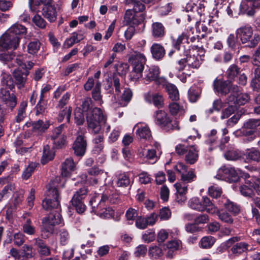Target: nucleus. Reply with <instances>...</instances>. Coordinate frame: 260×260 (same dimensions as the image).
<instances>
[{
    "label": "nucleus",
    "mask_w": 260,
    "mask_h": 260,
    "mask_svg": "<svg viewBox=\"0 0 260 260\" xmlns=\"http://www.w3.org/2000/svg\"><path fill=\"white\" fill-rule=\"evenodd\" d=\"M2 84L3 86L2 88H4L7 90H8V89H12L15 86L12 77L11 76L7 74H5L3 76L2 79Z\"/></svg>",
    "instance_id": "864d4df0"
},
{
    "label": "nucleus",
    "mask_w": 260,
    "mask_h": 260,
    "mask_svg": "<svg viewBox=\"0 0 260 260\" xmlns=\"http://www.w3.org/2000/svg\"><path fill=\"white\" fill-rule=\"evenodd\" d=\"M170 113L172 116L182 115L185 113L183 106L175 102L170 103L168 105Z\"/></svg>",
    "instance_id": "f704fd0d"
},
{
    "label": "nucleus",
    "mask_w": 260,
    "mask_h": 260,
    "mask_svg": "<svg viewBox=\"0 0 260 260\" xmlns=\"http://www.w3.org/2000/svg\"><path fill=\"white\" fill-rule=\"evenodd\" d=\"M27 75V74H24L19 70H15L14 71L13 76L18 88H21L24 86Z\"/></svg>",
    "instance_id": "72a5a7b5"
},
{
    "label": "nucleus",
    "mask_w": 260,
    "mask_h": 260,
    "mask_svg": "<svg viewBox=\"0 0 260 260\" xmlns=\"http://www.w3.org/2000/svg\"><path fill=\"white\" fill-rule=\"evenodd\" d=\"M155 123L167 130H179L178 122L174 121L172 122L168 114L164 110L156 111L154 114Z\"/></svg>",
    "instance_id": "423d86ee"
},
{
    "label": "nucleus",
    "mask_w": 260,
    "mask_h": 260,
    "mask_svg": "<svg viewBox=\"0 0 260 260\" xmlns=\"http://www.w3.org/2000/svg\"><path fill=\"white\" fill-rule=\"evenodd\" d=\"M171 216V212L168 207H163L159 210L158 217L162 220L169 219Z\"/></svg>",
    "instance_id": "774afa93"
},
{
    "label": "nucleus",
    "mask_w": 260,
    "mask_h": 260,
    "mask_svg": "<svg viewBox=\"0 0 260 260\" xmlns=\"http://www.w3.org/2000/svg\"><path fill=\"white\" fill-rule=\"evenodd\" d=\"M101 83L98 82L92 91V97L96 101L101 102L102 100V95L101 94Z\"/></svg>",
    "instance_id": "69168bd1"
},
{
    "label": "nucleus",
    "mask_w": 260,
    "mask_h": 260,
    "mask_svg": "<svg viewBox=\"0 0 260 260\" xmlns=\"http://www.w3.org/2000/svg\"><path fill=\"white\" fill-rule=\"evenodd\" d=\"M149 254L153 258H158L162 254V250L157 246H151L149 248Z\"/></svg>",
    "instance_id": "bf43d9fd"
},
{
    "label": "nucleus",
    "mask_w": 260,
    "mask_h": 260,
    "mask_svg": "<svg viewBox=\"0 0 260 260\" xmlns=\"http://www.w3.org/2000/svg\"><path fill=\"white\" fill-rule=\"evenodd\" d=\"M198 151L196 150L194 146H189L185 157V161L190 164H194L198 158Z\"/></svg>",
    "instance_id": "2f4dec72"
},
{
    "label": "nucleus",
    "mask_w": 260,
    "mask_h": 260,
    "mask_svg": "<svg viewBox=\"0 0 260 260\" xmlns=\"http://www.w3.org/2000/svg\"><path fill=\"white\" fill-rule=\"evenodd\" d=\"M252 5L246 0H243L240 5V10L242 14H246L248 16H252L255 12L252 8Z\"/></svg>",
    "instance_id": "a19ab883"
},
{
    "label": "nucleus",
    "mask_w": 260,
    "mask_h": 260,
    "mask_svg": "<svg viewBox=\"0 0 260 260\" xmlns=\"http://www.w3.org/2000/svg\"><path fill=\"white\" fill-rule=\"evenodd\" d=\"M249 245L244 242L237 243L234 245L231 249L232 253L236 256H239L244 252H247L249 249Z\"/></svg>",
    "instance_id": "c756f323"
},
{
    "label": "nucleus",
    "mask_w": 260,
    "mask_h": 260,
    "mask_svg": "<svg viewBox=\"0 0 260 260\" xmlns=\"http://www.w3.org/2000/svg\"><path fill=\"white\" fill-rule=\"evenodd\" d=\"M222 104L220 100H216L213 103L212 107L205 111L207 115L212 114L214 111L219 112L222 108Z\"/></svg>",
    "instance_id": "680f3d73"
},
{
    "label": "nucleus",
    "mask_w": 260,
    "mask_h": 260,
    "mask_svg": "<svg viewBox=\"0 0 260 260\" xmlns=\"http://www.w3.org/2000/svg\"><path fill=\"white\" fill-rule=\"evenodd\" d=\"M20 41V37H15L7 30L0 37V51L11 49H16L19 46Z\"/></svg>",
    "instance_id": "0eeeda50"
},
{
    "label": "nucleus",
    "mask_w": 260,
    "mask_h": 260,
    "mask_svg": "<svg viewBox=\"0 0 260 260\" xmlns=\"http://www.w3.org/2000/svg\"><path fill=\"white\" fill-rule=\"evenodd\" d=\"M197 178V176L193 170H190L188 172H186L181 176L180 181L178 183L187 185L188 183L194 181Z\"/></svg>",
    "instance_id": "4c0bfd02"
},
{
    "label": "nucleus",
    "mask_w": 260,
    "mask_h": 260,
    "mask_svg": "<svg viewBox=\"0 0 260 260\" xmlns=\"http://www.w3.org/2000/svg\"><path fill=\"white\" fill-rule=\"evenodd\" d=\"M27 106L26 101H22L18 107L17 115L16 116V121L19 123L22 121L26 116V109Z\"/></svg>",
    "instance_id": "e433bc0d"
},
{
    "label": "nucleus",
    "mask_w": 260,
    "mask_h": 260,
    "mask_svg": "<svg viewBox=\"0 0 260 260\" xmlns=\"http://www.w3.org/2000/svg\"><path fill=\"white\" fill-rule=\"evenodd\" d=\"M114 196L108 195L107 193H104L102 197L100 202L97 204L95 200H91L90 203L91 204L94 212L101 217L109 218L112 217L114 214V210L106 205V203L115 204L116 203L117 198L113 199Z\"/></svg>",
    "instance_id": "f257e3e1"
},
{
    "label": "nucleus",
    "mask_w": 260,
    "mask_h": 260,
    "mask_svg": "<svg viewBox=\"0 0 260 260\" xmlns=\"http://www.w3.org/2000/svg\"><path fill=\"white\" fill-rule=\"evenodd\" d=\"M86 147L87 142L85 137L83 135H79L72 146L74 154L77 156H83L85 153Z\"/></svg>",
    "instance_id": "dca6fc26"
},
{
    "label": "nucleus",
    "mask_w": 260,
    "mask_h": 260,
    "mask_svg": "<svg viewBox=\"0 0 260 260\" xmlns=\"http://www.w3.org/2000/svg\"><path fill=\"white\" fill-rule=\"evenodd\" d=\"M240 72V68L235 64L231 65L226 72L228 79L232 81L237 76Z\"/></svg>",
    "instance_id": "37998d69"
},
{
    "label": "nucleus",
    "mask_w": 260,
    "mask_h": 260,
    "mask_svg": "<svg viewBox=\"0 0 260 260\" xmlns=\"http://www.w3.org/2000/svg\"><path fill=\"white\" fill-rule=\"evenodd\" d=\"M259 125L260 119H250L244 123V127L246 129H250L248 132H246V134L251 135L253 134V130Z\"/></svg>",
    "instance_id": "a18cd8bd"
},
{
    "label": "nucleus",
    "mask_w": 260,
    "mask_h": 260,
    "mask_svg": "<svg viewBox=\"0 0 260 260\" xmlns=\"http://www.w3.org/2000/svg\"><path fill=\"white\" fill-rule=\"evenodd\" d=\"M54 154L50 150V147L48 145L44 146L43 153L41 158V162L45 165L49 161L53 159Z\"/></svg>",
    "instance_id": "09e8293b"
},
{
    "label": "nucleus",
    "mask_w": 260,
    "mask_h": 260,
    "mask_svg": "<svg viewBox=\"0 0 260 260\" xmlns=\"http://www.w3.org/2000/svg\"><path fill=\"white\" fill-rule=\"evenodd\" d=\"M32 129L34 131L39 132H44L49 126V123L48 122H44L42 120H39L32 123Z\"/></svg>",
    "instance_id": "de8ad7c7"
},
{
    "label": "nucleus",
    "mask_w": 260,
    "mask_h": 260,
    "mask_svg": "<svg viewBox=\"0 0 260 260\" xmlns=\"http://www.w3.org/2000/svg\"><path fill=\"white\" fill-rule=\"evenodd\" d=\"M152 36L156 39H161L166 34V29L164 25L159 22H153L151 26Z\"/></svg>",
    "instance_id": "5701e85b"
},
{
    "label": "nucleus",
    "mask_w": 260,
    "mask_h": 260,
    "mask_svg": "<svg viewBox=\"0 0 260 260\" xmlns=\"http://www.w3.org/2000/svg\"><path fill=\"white\" fill-rule=\"evenodd\" d=\"M159 73L158 67H151L145 71L144 79L147 81H156L159 79Z\"/></svg>",
    "instance_id": "cd10ccee"
},
{
    "label": "nucleus",
    "mask_w": 260,
    "mask_h": 260,
    "mask_svg": "<svg viewBox=\"0 0 260 260\" xmlns=\"http://www.w3.org/2000/svg\"><path fill=\"white\" fill-rule=\"evenodd\" d=\"M219 202L222 205L226 211L236 215L240 211V207L236 203L231 201L225 197H222Z\"/></svg>",
    "instance_id": "4be33fe9"
},
{
    "label": "nucleus",
    "mask_w": 260,
    "mask_h": 260,
    "mask_svg": "<svg viewBox=\"0 0 260 260\" xmlns=\"http://www.w3.org/2000/svg\"><path fill=\"white\" fill-rule=\"evenodd\" d=\"M216 241V239L211 236L203 237L199 243L200 247L204 249L211 248Z\"/></svg>",
    "instance_id": "79ce46f5"
},
{
    "label": "nucleus",
    "mask_w": 260,
    "mask_h": 260,
    "mask_svg": "<svg viewBox=\"0 0 260 260\" xmlns=\"http://www.w3.org/2000/svg\"><path fill=\"white\" fill-rule=\"evenodd\" d=\"M255 186L254 182L250 180H246L245 184L240 187V191L245 197H251L254 193Z\"/></svg>",
    "instance_id": "c85d7f7f"
},
{
    "label": "nucleus",
    "mask_w": 260,
    "mask_h": 260,
    "mask_svg": "<svg viewBox=\"0 0 260 260\" xmlns=\"http://www.w3.org/2000/svg\"><path fill=\"white\" fill-rule=\"evenodd\" d=\"M62 219L59 212L57 211H53L50 213L47 217H45L42 219V223L45 230L47 232L52 233L54 230L53 227L61 223Z\"/></svg>",
    "instance_id": "6e6552de"
},
{
    "label": "nucleus",
    "mask_w": 260,
    "mask_h": 260,
    "mask_svg": "<svg viewBox=\"0 0 260 260\" xmlns=\"http://www.w3.org/2000/svg\"><path fill=\"white\" fill-rule=\"evenodd\" d=\"M188 205L191 209L199 212L206 211L211 214H214L217 212V207L206 196L201 199L193 197L189 201Z\"/></svg>",
    "instance_id": "39448f33"
},
{
    "label": "nucleus",
    "mask_w": 260,
    "mask_h": 260,
    "mask_svg": "<svg viewBox=\"0 0 260 260\" xmlns=\"http://www.w3.org/2000/svg\"><path fill=\"white\" fill-rule=\"evenodd\" d=\"M125 4L133 7L132 9L136 13L143 11L145 9V5L138 0H125Z\"/></svg>",
    "instance_id": "c03bdc74"
},
{
    "label": "nucleus",
    "mask_w": 260,
    "mask_h": 260,
    "mask_svg": "<svg viewBox=\"0 0 260 260\" xmlns=\"http://www.w3.org/2000/svg\"><path fill=\"white\" fill-rule=\"evenodd\" d=\"M243 156V153L238 150H231L224 153V157L227 160H237Z\"/></svg>",
    "instance_id": "49530a36"
},
{
    "label": "nucleus",
    "mask_w": 260,
    "mask_h": 260,
    "mask_svg": "<svg viewBox=\"0 0 260 260\" xmlns=\"http://www.w3.org/2000/svg\"><path fill=\"white\" fill-rule=\"evenodd\" d=\"M33 241H34V245L36 247L40 255L46 256L50 255V249L43 240L37 238L34 239Z\"/></svg>",
    "instance_id": "b1692460"
},
{
    "label": "nucleus",
    "mask_w": 260,
    "mask_h": 260,
    "mask_svg": "<svg viewBox=\"0 0 260 260\" xmlns=\"http://www.w3.org/2000/svg\"><path fill=\"white\" fill-rule=\"evenodd\" d=\"M14 189V184L13 183H9L6 185L0 192V201H2L5 197L7 196L8 194H10Z\"/></svg>",
    "instance_id": "0e129e2a"
},
{
    "label": "nucleus",
    "mask_w": 260,
    "mask_h": 260,
    "mask_svg": "<svg viewBox=\"0 0 260 260\" xmlns=\"http://www.w3.org/2000/svg\"><path fill=\"white\" fill-rule=\"evenodd\" d=\"M222 193L221 188L217 186H211L208 188V194L214 198H217L220 197Z\"/></svg>",
    "instance_id": "052dcab7"
},
{
    "label": "nucleus",
    "mask_w": 260,
    "mask_h": 260,
    "mask_svg": "<svg viewBox=\"0 0 260 260\" xmlns=\"http://www.w3.org/2000/svg\"><path fill=\"white\" fill-rule=\"evenodd\" d=\"M201 91L196 87H191L188 90V95L189 100L191 103H195L200 96Z\"/></svg>",
    "instance_id": "603ef678"
},
{
    "label": "nucleus",
    "mask_w": 260,
    "mask_h": 260,
    "mask_svg": "<svg viewBox=\"0 0 260 260\" xmlns=\"http://www.w3.org/2000/svg\"><path fill=\"white\" fill-rule=\"evenodd\" d=\"M7 30L15 37H20L27 32L26 27L18 23L14 24Z\"/></svg>",
    "instance_id": "7c9ffc66"
},
{
    "label": "nucleus",
    "mask_w": 260,
    "mask_h": 260,
    "mask_svg": "<svg viewBox=\"0 0 260 260\" xmlns=\"http://www.w3.org/2000/svg\"><path fill=\"white\" fill-rule=\"evenodd\" d=\"M145 100L149 103H152L157 108H161L164 106V99L162 95L159 93L153 94L152 95V100L150 94L148 93L145 95Z\"/></svg>",
    "instance_id": "393cba45"
},
{
    "label": "nucleus",
    "mask_w": 260,
    "mask_h": 260,
    "mask_svg": "<svg viewBox=\"0 0 260 260\" xmlns=\"http://www.w3.org/2000/svg\"><path fill=\"white\" fill-rule=\"evenodd\" d=\"M139 155L141 157L145 156L147 159L156 160V151L154 149H148L145 152V150H142L139 152Z\"/></svg>",
    "instance_id": "13d9d810"
},
{
    "label": "nucleus",
    "mask_w": 260,
    "mask_h": 260,
    "mask_svg": "<svg viewBox=\"0 0 260 260\" xmlns=\"http://www.w3.org/2000/svg\"><path fill=\"white\" fill-rule=\"evenodd\" d=\"M150 50L153 58L157 60L161 59L166 53L164 47L158 43L153 44Z\"/></svg>",
    "instance_id": "a878e982"
},
{
    "label": "nucleus",
    "mask_w": 260,
    "mask_h": 260,
    "mask_svg": "<svg viewBox=\"0 0 260 260\" xmlns=\"http://www.w3.org/2000/svg\"><path fill=\"white\" fill-rule=\"evenodd\" d=\"M174 187L176 190V201L180 204L184 203L186 199V194L187 191L188 185L182 183H176Z\"/></svg>",
    "instance_id": "aec40b11"
},
{
    "label": "nucleus",
    "mask_w": 260,
    "mask_h": 260,
    "mask_svg": "<svg viewBox=\"0 0 260 260\" xmlns=\"http://www.w3.org/2000/svg\"><path fill=\"white\" fill-rule=\"evenodd\" d=\"M76 169V165L73 159L70 157L61 164V175L63 177H70Z\"/></svg>",
    "instance_id": "f3484780"
},
{
    "label": "nucleus",
    "mask_w": 260,
    "mask_h": 260,
    "mask_svg": "<svg viewBox=\"0 0 260 260\" xmlns=\"http://www.w3.org/2000/svg\"><path fill=\"white\" fill-rule=\"evenodd\" d=\"M72 111V108L70 106L64 108L59 113L58 116L57 117L58 121L59 122H61L64 117H66L67 122L70 123Z\"/></svg>",
    "instance_id": "3c124183"
},
{
    "label": "nucleus",
    "mask_w": 260,
    "mask_h": 260,
    "mask_svg": "<svg viewBox=\"0 0 260 260\" xmlns=\"http://www.w3.org/2000/svg\"><path fill=\"white\" fill-rule=\"evenodd\" d=\"M165 89L167 91L169 98L172 101H176L179 99V94L177 87L171 83L165 84Z\"/></svg>",
    "instance_id": "c9c22d12"
},
{
    "label": "nucleus",
    "mask_w": 260,
    "mask_h": 260,
    "mask_svg": "<svg viewBox=\"0 0 260 260\" xmlns=\"http://www.w3.org/2000/svg\"><path fill=\"white\" fill-rule=\"evenodd\" d=\"M183 53L184 56L187 57V65L189 67L197 69L200 67L203 61L202 57L195 54L190 55L189 50H184Z\"/></svg>",
    "instance_id": "6ab92c4d"
},
{
    "label": "nucleus",
    "mask_w": 260,
    "mask_h": 260,
    "mask_svg": "<svg viewBox=\"0 0 260 260\" xmlns=\"http://www.w3.org/2000/svg\"><path fill=\"white\" fill-rule=\"evenodd\" d=\"M124 19L127 24L137 26L143 22L145 16L142 14L136 13L131 9H128L125 13Z\"/></svg>",
    "instance_id": "ddd939ff"
},
{
    "label": "nucleus",
    "mask_w": 260,
    "mask_h": 260,
    "mask_svg": "<svg viewBox=\"0 0 260 260\" xmlns=\"http://www.w3.org/2000/svg\"><path fill=\"white\" fill-rule=\"evenodd\" d=\"M86 121L88 128L94 134H99L102 130V125L105 124L106 117L100 108L95 107L87 113Z\"/></svg>",
    "instance_id": "f03ea898"
},
{
    "label": "nucleus",
    "mask_w": 260,
    "mask_h": 260,
    "mask_svg": "<svg viewBox=\"0 0 260 260\" xmlns=\"http://www.w3.org/2000/svg\"><path fill=\"white\" fill-rule=\"evenodd\" d=\"M250 95L247 93H241L239 87L238 91L233 94H230L226 99V102L229 105H242L249 102Z\"/></svg>",
    "instance_id": "9b49d317"
},
{
    "label": "nucleus",
    "mask_w": 260,
    "mask_h": 260,
    "mask_svg": "<svg viewBox=\"0 0 260 260\" xmlns=\"http://www.w3.org/2000/svg\"><path fill=\"white\" fill-rule=\"evenodd\" d=\"M23 232L28 235H34L36 232V228L32 225L30 219H27L22 226Z\"/></svg>",
    "instance_id": "5fc2aeb1"
},
{
    "label": "nucleus",
    "mask_w": 260,
    "mask_h": 260,
    "mask_svg": "<svg viewBox=\"0 0 260 260\" xmlns=\"http://www.w3.org/2000/svg\"><path fill=\"white\" fill-rule=\"evenodd\" d=\"M243 156L245 162L247 163L260 162V151L254 147L246 149L243 152Z\"/></svg>",
    "instance_id": "a211bd4d"
},
{
    "label": "nucleus",
    "mask_w": 260,
    "mask_h": 260,
    "mask_svg": "<svg viewBox=\"0 0 260 260\" xmlns=\"http://www.w3.org/2000/svg\"><path fill=\"white\" fill-rule=\"evenodd\" d=\"M87 192L86 188L82 187L76 192L71 200L72 206L79 214L83 213L85 210L86 206L84 204L83 200L85 197Z\"/></svg>",
    "instance_id": "1a4fd4ad"
},
{
    "label": "nucleus",
    "mask_w": 260,
    "mask_h": 260,
    "mask_svg": "<svg viewBox=\"0 0 260 260\" xmlns=\"http://www.w3.org/2000/svg\"><path fill=\"white\" fill-rule=\"evenodd\" d=\"M217 176L218 179H228L230 182H236L239 180L238 173L234 168L223 166L218 171Z\"/></svg>",
    "instance_id": "9d476101"
},
{
    "label": "nucleus",
    "mask_w": 260,
    "mask_h": 260,
    "mask_svg": "<svg viewBox=\"0 0 260 260\" xmlns=\"http://www.w3.org/2000/svg\"><path fill=\"white\" fill-rule=\"evenodd\" d=\"M137 128L136 133L140 138L149 140L151 138V133L149 126L144 123H137L134 126Z\"/></svg>",
    "instance_id": "412c9836"
},
{
    "label": "nucleus",
    "mask_w": 260,
    "mask_h": 260,
    "mask_svg": "<svg viewBox=\"0 0 260 260\" xmlns=\"http://www.w3.org/2000/svg\"><path fill=\"white\" fill-rule=\"evenodd\" d=\"M40 46L41 43L39 41L35 40L31 41L27 45V51L29 54H35L39 50Z\"/></svg>",
    "instance_id": "4d7b16f0"
},
{
    "label": "nucleus",
    "mask_w": 260,
    "mask_h": 260,
    "mask_svg": "<svg viewBox=\"0 0 260 260\" xmlns=\"http://www.w3.org/2000/svg\"><path fill=\"white\" fill-rule=\"evenodd\" d=\"M75 122L78 125H82L84 121V115L82 109L80 108H77L74 112Z\"/></svg>",
    "instance_id": "6e6d98bb"
},
{
    "label": "nucleus",
    "mask_w": 260,
    "mask_h": 260,
    "mask_svg": "<svg viewBox=\"0 0 260 260\" xmlns=\"http://www.w3.org/2000/svg\"><path fill=\"white\" fill-rule=\"evenodd\" d=\"M15 57V53L14 52L0 53V61L4 63H7L13 60Z\"/></svg>",
    "instance_id": "e2e57ef3"
},
{
    "label": "nucleus",
    "mask_w": 260,
    "mask_h": 260,
    "mask_svg": "<svg viewBox=\"0 0 260 260\" xmlns=\"http://www.w3.org/2000/svg\"><path fill=\"white\" fill-rule=\"evenodd\" d=\"M215 214L217 215L219 219L222 222L229 224H231L233 223V218L232 216L226 212L219 211L217 208V212H216Z\"/></svg>",
    "instance_id": "8fccbe9b"
},
{
    "label": "nucleus",
    "mask_w": 260,
    "mask_h": 260,
    "mask_svg": "<svg viewBox=\"0 0 260 260\" xmlns=\"http://www.w3.org/2000/svg\"><path fill=\"white\" fill-rule=\"evenodd\" d=\"M172 40L173 46L177 49L178 52L180 50V45L183 43V41H186L188 43H189L188 42V36L185 32H182L176 39L172 38Z\"/></svg>",
    "instance_id": "ea45409f"
},
{
    "label": "nucleus",
    "mask_w": 260,
    "mask_h": 260,
    "mask_svg": "<svg viewBox=\"0 0 260 260\" xmlns=\"http://www.w3.org/2000/svg\"><path fill=\"white\" fill-rule=\"evenodd\" d=\"M32 20L35 25L40 28L43 29L46 26V22L40 15L38 14L35 15L32 18Z\"/></svg>",
    "instance_id": "338daca9"
},
{
    "label": "nucleus",
    "mask_w": 260,
    "mask_h": 260,
    "mask_svg": "<svg viewBox=\"0 0 260 260\" xmlns=\"http://www.w3.org/2000/svg\"><path fill=\"white\" fill-rule=\"evenodd\" d=\"M0 99L11 111L16 107L17 103L16 95L13 93L11 94L8 90L4 88H1L0 89Z\"/></svg>",
    "instance_id": "4468645a"
},
{
    "label": "nucleus",
    "mask_w": 260,
    "mask_h": 260,
    "mask_svg": "<svg viewBox=\"0 0 260 260\" xmlns=\"http://www.w3.org/2000/svg\"><path fill=\"white\" fill-rule=\"evenodd\" d=\"M236 34L237 38L239 39L243 44L249 42L248 46L250 48L256 46L260 41V36L257 34H254L252 38V28L248 24L238 28Z\"/></svg>",
    "instance_id": "20e7f679"
},
{
    "label": "nucleus",
    "mask_w": 260,
    "mask_h": 260,
    "mask_svg": "<svg viewBox=\"0 0 260 260\" xmlns=\"http://www.w3.org/2000/svg\"><path fill=\"white\" fill-rule=\"evenodd\" d=\"M42 15L50 22H54L57 18L55 7L52 5L44 6L42 9Z\"/></svg>",
    "instance_id": "bb28decb"
},
{
    "label": "nucleus",
    "mask_w": 260,
    "mask_h": 260,
    "mask_svg": "<svg viewBox=\"0 0 260 260\" xmlns=\"http://www.w3.org/2000/svg\"><path fill=\"white\" fill-rule=\"evenodd\" d=\"M116 184L118 187H126L131 184L128 173L119 174L117 177Z\"/></svg>",
    "instance_id": "473e14b6"
},
{
    "label": "nucleus",
    "mask_w": 260,
    "mask_h": 260,
    "mask_svg": "<svg viewBox=\"0 0 260 260\" xmlns=\"http://www.w3.org/2000/svg\"><path fill=\"white\" fill-rule=\"evenodd\" d=\"M128 62L135 70H144L146 58L143 54L139 52H134L129 55Z\"/></svg>",
    "instance_id": "2eb2a0df"
},
{
    "label": "nucleus",
    "mask_w": 260,
    "mask_h": 260,
    "mask_svg": "<svg viewBox=\"0 0 260 260\" xmlns=\"http://www.w3.org/2000/svg\"><path fill=\"white\" fill-rule=\"evenodd\" d=\"M60 180V177H56L55 180L50 182L49 185L48 189V197L49 199H46L43 201L42 207L45 210H55L57 211L60 209L59 208V193L55 186L54 183Z\"/></svg>",
    "instance_id": "7ed1b4c3"
},
{
    "label": "nucleus",
    "mask_w": 260,
    "mask_h": 260,
    "mask_svg": "<svg viewBox=\"0 0 260 260\" xmlns=\"http://www.w3.org/2000/svg\"><path fill=\"white\" fill-rule=\"evenodd\" d=\"M214 88L221 94L226 95L230 92V94H233L238 91V86L232 84L229 81H216L214 83Z\"/></svg>",
    "instance_id": "f8f14e48"
},
{
    "label": "nucleus",
    "mask_w": 260,
    "mask_h": 260,
    "mask_svg": "<svg viewBox=\"0 0 260 260\" xmlns=\"http://www.w3.org/2000/svg\"><path fill=\"white\" fill-rule=\"evenodd\" d=\"M95 136L93 139L94 144L93 151L95 153H100L104 148V136L100 133Z\"/></svg>",
    "instance_id": "58836bf2"
}]
</instances>
